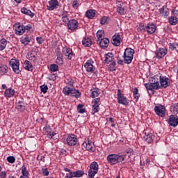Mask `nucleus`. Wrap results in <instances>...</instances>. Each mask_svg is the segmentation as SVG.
<instances>
[{"instance_id": "338daca9", "label": "nucleus", "mask_w": 178, "mask_h": 178, "mask_svg": "<svg viewBox=\"0 0 178 178\" xmlns=\"http://www.w3.org/2000/svg\"><path fill=\"white\" fill-rule=\"evenodd\" d=\"M49 138H52L54 136H56V133L55 132H52V133H49L48 135Z\"/></svg>"}, {"instance_id": "4be33fe9", "label": "nucleus", "mask_w": 178, "mask_h": 178, "mask_svg": "<svg viewBox=\"0 0 178 178\" xmlns=\"http://www.w3.org/2000/svg\"><path fill=\"white\" fill-rule=\"evenodd\" d=\"M112 60H115V58L113 57V54L108 53L105 55V63H109L112 62Z\"/></svg>"}, {"instance_id": "e2e57ef3", "label": "nucleus", "mask_w": 178, "mask_h": 178, "mask_svg": "<svg viewBox=\"0 0 178 178\" xmlns=\"http://www.w3.org/2000/svg\"><path fill=\"white\" fill-rule=\"evenodd\" d=\"M24 32L26 31V30H27L28 31H30V30H31V25H27V26H24Z\"/></svg>"}, {"instance_id": "a211bd4d", "label": "nucleus", "mask_w": 178, "mask_h": 178, "mask_svg": "<svg viewBox=\"0 0 178 178\" xmlns=\"http://www.w3.org/2000/svg\"><path fill=\"white\" fill-rule=\"evenodd\" d=\"M156 31V26L153 24H147L146 25V31L147 33V34H154V33H155V31Z\"/></svg>"}, {"instance_id": "680f3d73", "label": "nucleus", "mask_w": 178, "mask_h": 178, "mask_svg": "<svg viewBox=\"0 0 178 178\" xmlns=\"http://www.w3.org/2000/svg\"><path fill=\"white\" fill-rule=\"evenodd\" d=\"M38 161H42V162H45V156H38Z\"/></svg>"}, {"instance_id": "774afa93", "label": "nucleus", "mask_w": 178, "mask_h": 178, "mask_svg": "<svg viewBox=\"0 0 178 178\" xmlns=\"http://www.w3.org/2000/svg\"><path fill=\"white\" fill-rule=\"evenodd\" d=\"M73 177H74V176L73 175V172H70L69 175H67L65 177V178H73Z\"/></svg>"}, {"instance_id": "aec40b11", "label": "nucleus", "mask_w": 178, "mask_h": 178, "mask_svg": "<svg viewBox=\"0 0 178 178\" xmlns=\"http://www.w3.org/2000/svg\"><path fill=\"white\" fill-rule=\"evenodd\" d=\"M15 34L23 35L24 34V26L20 25V24H15Z\"/></svg>"}, {"instance_id": "a18cd8bd", "label": "nucleus", "mask_w": 178, "mask_h": 178, "mask_svg": "<svg viewBox=\"0 0 178 178\" xmlns=\"http://www.w3.org/2000/svg\"><path fill=\"white\" fill-rule=\"evenodd\" d=\"M97 40H102V35H104V30H100L97 32Z\"/></svg>"}, {"instance_id": "f03ea898", "label": "nucleus", "mask_w": 178, "mask_h": 178, "mask_svg": "<svg viewBox=\"0 0 178 178\" xmlns=\"http://www.w3.org/2000/svg\"><path fill=\"white\" fill-rule=\"evenodd\" d=\"M149 81H150V83L144 84L147 91H152V90H159V88H161L159 81L158 80V78H155V75L154 77L150 78Z\"/></svg>"}, {"instance_id": "4c0bfd02", "label": "nucleus", "mask_w": 178, "mask_h": 178, "mask_svg": "<svg viewBox=\"0 0 178 178\" xmlns=\"http://www.w3.org/2000/svg\"><path fill=\"white\" fill-rule=\"evenodd\" d=\"M133 94H134V97L136 101H138V99L140 98V93H138V88H133Z\"/></svg>"}, {"instance_id": "6e6d98bb", "label": "nucleus", "mask_w": 178, "mask_h": 178, "mask_svg": "<svg viewBox=\"0 0 178 178\" xmlns=\"http://www.w3.org/2000/svg\"><path fill=\"white\" fill-rule=\"evenodd\" d=\"M125 152L126 154H128V156H130L134 154L133 149H127Z\"/></svg>"}, {"instance_id": "5701e85b", "label": "nucleus", "mask_w": 178, "mask_h": 178, "mask_svg": "<svg viewBox=\"0 0 178 178\" xmlns=\"http://www.w3.org/2000/svg\"><path fill=\"white\" fill-rule=\"evenodd\" d=\"M134 55V49L127 48L124 52V56H128L129 58H133Z\"/></svg>"}, {"instance_id": "bf43d9fd", "label": "nucleus", "mask_w": 178, "mask_h": 178, "mask_svg": "<svg viewBox=\"0 0 178 178\" xmlns=\"http://www.w3.org/2000/svg\"><path fill=\"white\" fill-rule=\"evenodd\" d=\"M36 41L38 42V44H42V42H44V40H42V37H37L36 38Z\"/></svg>"}, {"instance_id": "20e7f679", "label": "nucleus", "mask_w": 178, "mask_h": 178, "mask_svg": "<svg viewBox=\"0 0 178 178\" xmlns=\"http://www.w3.org/2000/svg\"><path fill=\"white\" fill-rule=\"evenodd\" d=\"M63 92L65 95L75 97V98H80V95H81L80 91L69 87H65L63 90Z\"/></svg>"}, {"instance_id": "864d4df0", "label": "nucleus", "mask_w": 178, "mask_h": 178, "mask_svg": "<svg viewBox=\"0 0 178 178\" xmlns=\"http://www.w3.org/2000/svg\"><path fill=\"white\" fill-rule=\"evenodd\" d=\"M117 12L120 15H124V8L123 7H118L117 8Z\"/></svg>"}, {"instance_id": "bb28decb", "label": "nucleus", "mask_w": 178, "mask_h": 178, "mask_svg": "<svg viewBox=\"0 0 178 178\" xmlns=\"http://www.w3.org/2000/svg\"><path fill=\"white\" fill-rule=\"evenodd\" d=\"M86 16L88 19H93L95 17V10H89L86 13Z\"/></svg>"}, {"instance_id": "58836bf2", "label": "nucleus", "mask_w": 178, "mask_h": 178, "mask_svg": "<svg viewBox=\"0 0 178 178\" xmlns=\"http://www.w3.org/2000/svg\"><path fill=\"white\" fill-rule=\"evenodd\" d=\"M17 105H16V108L18 110V111H24V103L22 102H18L16 103Z\"/></svg>"}, {"instance_id": "423d86ee", "label": "nucleus", "mask_w": 178, "mask_h": 178, "mask_svg": "<svg viewBox=\"0 0 178 178\" xmlns=\"http://www.w3.org/2000/svg\"><path fill=\"white\" fill-rule=\"evenodd\" d=\"M118 102L122 105H125V106L129 105V101H127V98H126V97L122 94V90L120 89L118 90Z\"/></svg>"}, {"instance_id": "4468645a", "label": "nucleus", "mask_w": 178, "mask_h": 178, "mask_svg": "<svg viewBox=\"0 0 178 178\" xmlns=\"http://www.w3.org/2000/svg\"><path fill=\"white\" fill-rule=\"evenodd\" d=\"M168 124L172 127H176L178 125V117L176 115H172L168 119Z\"/></svg>"}, {"instance_id": "de8ad7c7", "label": "nucleus", "mask_w": 178, "mask_h": 178, "mask_svg": "<svg viewBox=\"0 0 178 178\" xmlns=\"http://www.w3.org/2000/svg\"><path fill=\"white\" fill-rule=\"evenodd\" d=\"M92 111H93V113L92 115H94V113H97V112L99 111V105H92Z\"/></svg>"}, {"instance_id": "1a4fd4ad", "label": "nucleus", "mask_w": 178, "mask_h": 178, "mask_svg": "<svg viewBox=\"0 0 178 178\" xmlns=\"http://www.w3.org/2000/svg\"><path fill=\"white\" fill-rule=\"evenodd\" d=\"M66 140L67 145L73 147V145H76V144H77V136L74 134L68 135Z\"/></svg>"}, {"instance_id": "2f4dec72", "label": "nucleus", "mask_w": 178, "mask_h": 178, "mask_svg": "<svg viewBox=\"0 0 178 178\" xmlns=\"http://www.w3.org/2000/svg\"><path fill=\"white\" fill-rule=\"evenodd\" d=\"M169 48L170 49H171V51H176V52H178V43L177 42L170 43Z\"/></svg>"}, {"instance_id": "412c9836", "label": "nucleus", "mask_w": 178, "mask_h": 178, "mask_svg": "<svg viewBox=\"0 0 178 178\" xmlns=\"http://www.w3.org/2000/svg\"><path fill=\"white\" fill-rule=\"evenodd\" d=\"M8 72H9L8 65L0 64V76H5Z\"/></svg>"}, {"instance_id": "473e14b6", "label": "nucleus", "mask_w": 178, "mask_h": 178, "mask_svg": "<svg viewBox=\"0 0 178 178\" xmlns=\"http://www.w3.org/2000/svg\"><path fill=\"white\" fill-rule=\"evenodd\" d=\"M72 175L74 177H82L84 175V171L76 170L75 172H72Z\"/></svg>"}, {"instance_id": "ddd939ff", "label": "nucleus", "mask_w": 178, "mask_h": 178, "mask_svg": "<svg viewBox=\"0 0 178 178\" xmlns=\"http://www.w3.org/2000/svg\"><path fill=\"white\" fill-rule=\"evenodd\" d=\"M166 54H168V49L160 48L155 53L156 58L157 59H162Z\"/></svg>"}, {"instance_id": "9d476101", "label": "nucleus", "mask_w": 178, "mask_h": 178, "mask_svg": "<svg viewBox=\"0 0 178 178\" xmlns=\"http://www.w3.org/2000/svg\"><path fill=\"white\" fill-rule=\"evenodd\" d=\"M68 27V30H71V31H74V30H77L79 27V22L76 19H71L67 24Z\"/></svg>"}, {"instance_id": "f704fd0d", "label": "nucleus", "mask_w": 178, "mask_h": 178, "mask_svg": "<svg viewBox=\"0 0 178 178\" xmlns=\"http://www.w3.org/2000/svg\"><path fill=\"white\" fill-rule=\"evenodd\" d=\"M178 19L175 16H172L169 18V23L172 26H176L177 24Z\"/></svg>"}, {"instance_id": "8fccbe9b", "label": "nucleus", "mask_w": 178, "mask_h": 178, "mask_svg": "<svg viewBox=\"0 0 178 178\" xmlns=\"http://www.w3.org/2000/svg\"><path fill=\"white\" fill-rule=\"evenodd\" d=\"M7 161L8 162H9L10 163H15V161H16V159H15V156H9L7 158Z\"/></svg>"}, {"instance_id": "393cba45", "label": "nucleus", "mask_w": 178, "mask_h": 178, "mask_svg": "<svg viewBox=\"0 0 178 178\" xmlns=\"http://www.w3.org/2000/svg\"><path fill=\"white\" fill-rule=\"evenodd\" d=\"M21 12L22 13H24V15H27V16H30V17H34V14L33 13V12H31V10H27V8L24 7L21 9Z\"/></svg>"}, {"instance_id": "72a5a7b5", "label": "nucleus", "mask_w": 178, "mask_h": 178, "mask_svg": "<svg viewBox=\"0 0 178 178\" xmlns=\"http://www.w3.org/2000/svg\"><path fill=\"white\" fill-rule=\"evenodd\" d=\"M31 41V39L29 36H22L21 38V42L22 44H24L25 45L29 44V42Z\"/></svg>"}, {"instance_id": "0e129e2a", "label": "nucleus", "mask_w": 178, "mask_h": 178, "mask_svg": "<svg viewBox=\"0 0 178 178\" xmlns=\"http://www.w3.org/2000/svg\"><path fill=\"white\" fill-rule=\"evenodd\" d=\"M110 66L111 67H115L116 66V62H115V60L110 61Z\"/></svg>"}, {"instance_id": "4d7b16f0", "label": "nucleus", "mask_w": 178, "mask_h": 178, "mask_svg": "<svg viewBox=\"0 0 178 178\" xmlns=\"http://www.w3.org/2000/svg\"><path fill=\"white\" fill-rule=\"evenodd\" d=\"M100 99V98H96L92 101V104H93V105H99Z\"/></svg>"}, {"instance_id": "c85d7f7f", "label": "nucleus", "mask_w": 178, "mask_h": 178, "mask_svg": "<svg viewBox=\"0 0 178 178\" xmlns=\"http://www.w3.org/2000/svg\"><path fill=\"white\" fill-rule=\"evenodd\" d=\"M6 45H8V40L6 39L0 40V51H3L6 48Z\"/></svg>"}, {"instance_id": "0eeeda50", "label": "nucleus", "mask_w": 178, "mask_h": 178, "mask_svg": "<svg viewBox=\"0 0 178 178\" xmlns=\"http://www.w3.org/2000/svg\"><path fill=\"white\" fill-rule=\"evenodd\" d=\"M63 54L65 55V56H67V59L70 60L74 59V56H76L70 47H63Z\"/></svg>"}, {"instance_id": "6ab92c4d", "label": "nucleus", "mask_w": 178, "mask_h": 178, "mask_svg": "<svg viewBox=\"0 0 178 178\" xmlns=\"http://www.w3.org/2000/svg\"><path fill=\"white\" fill-rule=\"evenodd\" d=\"M120 41H122V38H120V35L118 33L113 36L111 42L115 47H119L120 45Z\"/></svg>"}, {"instance_id": "7c9ffc66", "label": "nucleus", "mask_w": 178, "mask_h": 178, "mask_svg": "<svg viewBox=\"0 0 178 178\" xmlns=\"http://www.w3.org/2000/svg\"><path fill=\"white\" fill-rule=\"evenodd\" d=\"M24 65H26V66L24 67L26 70H28L29 72H33V64H31L30 61L25 60Z\"/></svg>"}, {"instance_id": "603ef678", "label": "nucleus", "mask_w": 178, "mask_h": 178, "mask_svg": "<svg viewBox=\"0 0 178 178\" xmlns=\"http://www.w3.org/2000/svg\"><path fill=\"white\" fill-rule=\"evenodd\" d=\"M44 131H46V133L47 134V136L51 133V127L49 125H46L44 128H43Z\"/></svg>"}, {"instance_id": "b1692460", "label": "nucleus", "mask_w": 178, "mask_h": 178, "mask_svg": "<svg viewBox=\"0 0 178 178\" xmlns=\"http://www.w3.org/2000/svg\"><path fill=\"white\" fill-rule=\"evenodd\" d=\"M160 14L163 15L164 17H168L169 16V9L165 6H163L159 9Z\"/></svg>"}, {"instance_id": "39448f33", "label": "nucleus", "mask_w": 178, "mask_h": 178, "mask_svg": "<svg viewBox=\"0 0 178 178\" xmlns=\"http://www.w3.org/2000/svg\"><path fill=\"white\" fill-rule=\"evenodd\" d=\"M154 111L157 116L165 118L166 115V108L162 104H157L154 106Z\"/></svg>"}, {"instance_id": "f257e3e1", "label": "nucleus", "mask_w": 178, "mask_h": 178, "mask_svg": "<svg viewBox=\"0 0 178 178\" xmlns=\"http://www.w3.org/2000/svg\"><path fill=\"white\" fill-rule=\"evenodd\" d=\"M126 159V154H109L107 156V161L111 165H116V163H124V159Z\"/></svg>"}, {"instance_id": "f3484780", "label": "nucleus", "mask_w": 178, "mask_h": 178, "mask_svg": "<svg viewBox=\"0 0 178 178\" xmlns=\"http://www.w3.org/2000/svg\"><path fill=\"white\" fill-rule=\"evenodd\" d=\"M92 63H94V61H92V60H88L85 63L84 67H85L86 72L93 73L95 68L94 67V65H92Z\"/></svg>"}, {"instance_id": "49530a36", "label": "nucleus", "mask_w": 178, "mask_h": 178, "mask_svg": "<svg viewBox=\"0 0 178 178\" xmlns=\"http://www.w3.org/2000/svg\"><path fill=\"white\" fill-rule=\"evenodd\" d=\"M41 92H43V94H47V91H48V86L47 85H42L40 86Z\"/></svg>"}, {"instance_id": "052dcab7", "label": "nucleus", "mask_w": 178, "mask_h": 178, "mask_svg": "<svg viewBox=\"0 0 178 178\" xmlns=\"http://www.w3.org/2000/svg\"><path fill=\"white\" fill-rule=\"evenodd\" d=\"M72 7H74V8H79V1H77V0L73 1Z\"/></svg>"}, {"instance_id": "37998d69", "label": "nucleus", "mask_w": 178, "mask_h": 178, "mask_svg": "<svg viewBox=\"0 0 178 178\" xmlns=\"http://www.w3.org/2000/svg\"><path fill=\"white\" fill-rule=\"evenodd\" d=\"M84 107V105L83 104H79L77 106V111L79 113H84L86 112V109L83 108Z\"/></svg>"}, {"instance_id": "c9c22d12", "label": "nucleus", "mask_w": 178, "mask_h": 178, "mask_svg": "<svg viewBox=\"0 0 178 178\" xmlns=\"http://www.w3.org/2000/svg\"><path fill=\"white\" fill-rule=\"evenodd\" d=\"M90 170L98 172V163L94 161L90 165Z\"/></svg>"}, {"instance_id": "09e8293b", "label": "nucleus", "mask_w": 178, "mask_h": 178, "mask_svg": "<svg viewBox=\"0 0 178 178\" xmlns=\"http://www.w3.org/2000/svg\"><path fill=\"white\" fill-rule=\"evenodd\" d=\"M56 63H57V65H59L60 66H61V65H63V57H57L56 60Z\"/></svg>"}, {"instance_id": "3c124183", "label": "nucleus", "mask_w": 178, "mask_h": 178, "mask_svg": "<svg viewBox=\"0 0 178 178\" xmlns=\"http://www.w3.org/2000/svg\"><path fill=\"white\" fill-rule=\"evenodd\" d=\"M62 20L63 22V23H65V24L67 25V23H69V22H70V19H69V17H67V15H63L62 17Z\"/></svg>"}, {"instance_id": "7ed1b4c3", "label": "nucleus", "mask_w": 178, "mask_h": 178, "mask_svg": "<svg viewBox=\"0 0 178 178\" xmlns=\"http://www.w3.org/2000/svg\"><path fill=\"white\" fill-rule=\"evenodd\" d=\"M155 79H157L159 81L161 88H168V87L170 86V79L166 76L161 75V74L155 75Z\"/></svg>"}, {"instance_id": "6e6552de", "label": "nucleus", "mask_w": 178, "mask_h": 178, "mask_svg": "<svg viewBox=\"0 0 178 178\" xmlns=\"http://www.w3.org/2000/svg\"><path fill=\"white\" fill-rule=\"evenodd\" d=\"M10 65L12 67V69L15 73L17 74H19L20 73V69L19 66L20 65V63L19 62V60L16 59H11L10 61Z\"/></svg>"}, {"instance_id": "a19ab883", "label": "nucleus", "mask_w": 178, "mask_h": 178, "mask_svg": "<svg viewBox=\"0 0 178 178\" xmlns=\"http://www.w3.org/2000/svg\"><path fill=\"white\" fill-rule=\"evenodd\" d=\"M171 109L173 112V113H178V103L172 104L171 106Z\"/></svg>"}, {"instance_id": "69168bd1", "label": "nucleus", "mask_w": 178, "mask_h": 178, "mask_svg": "<svg viewBox=\"0 0 178 178\" xmlns=\"http://www.w3.org/2000/svg\"><path fill=\"white\" fill-rule=\"evenodd\" d=\"M6 177V172L3 171L0 173V178H5Z\"/></svg>"}, {"instance_id": "f8f14e48", "label": "nucleus", "mask_w": 178, "mask_h": 178, "mask_svg": "<svg viewBox=\"0 0 178 178\" xmlns=\"http://www.w3.org/2000/svg\"><path fill=\"white\" fill-rule=\"evenodd\" d=\"M97 43L99 44L103 49L108 48L109 46V39L107 38H103V39H99L97 40Z\"/></svg>"}, {"instance_id": "dca6fc26", "label": "nucleus", "mask_w": 178, "mask_h": 178, "mask_svg": "<svg viewBox=\"0 0 178 178\" xmlns=\"http://www.w3.org/2000/svg\"><path fill=\"white\" fill-rule=\"evenodd\" d=\"M82 148H85L86 151H90L92 152H94V151H95V147H94V143L90 141L88 143L86 142L83 143L82 144Z\"/></svg>"}, {"instance_id": "c756f323", "label": "nucleus", "mask_w": 178, "mask_h": 178, "mask_svg": "<svg viewBox=\"0 0 178 178\" xmlns=\"http://www.w3.org/2000/svg\"><path fill=\"white\" fill-rule=\"evenodd\" d=\"M90 91H91L90 97L92 98H95L98 97V95H99V89L98 88L91 89Z\"/></svg>"}, {"instance_id": "c03bdc74", "label": "nucleus", "mask_w": 178, "mask_h": 178, "mask_svg": "<svg viewBox=\"0 0 178 178\" xmlns=\"http://www.w3.org/2000/svg\"><path fill=\"white\" fill-rule=\"evenodd\" d=\"M50 70L51 72H58V70H59V67L56 64H52L50 65Z\"/></svg>"}, {"instance_id": "9b49d317", "label": "nucleus", "mask_w": 178, "mask_h": 178, "mask_svg": "<svg viewBox=\"0 0 178 178\" xmlns=\"http://www.w3.org/2000/svg\"><path fill=\"white\" fill-rule=\"evenodd\" d=\"M48 3L47 10H54V9H58V8H59V1H58V0H50Z\"/></svg>"}, {"instance_id": "a878e982", "label": "nucleus", "mask_w": 178, "mask_h": 178, "mask_svg": "<svg viewBox=\"0 0 178 178\" xmlns=\"http://www.w3.org/2000/svg\"><path fill=\"white\" fill-rule=\"evenodd\" d=\"M82 44L83 45H84V47H91V45L92 44V40H91V39H90L89 38H85L82 40Z\"/></svg>"}, {"instance_id": "ea45409f", "label": "nucleus", "mask_w": 178, "mask_h": 178, "mask_svg": "<svg viewBox=\"0 0 178 178\" xmlns=\"http://www.w3.org/2000/svg\"><path fill=\"white\" fill-rule=\"evenodd\" d=\"M124 63H127V65H130L131 62L133 61L132 57H129L127 56H123Z\"/></svg>"}, {"instance_id": "5fc2aeb1", "label": "nucleus", "mask_w": 178, "mask_h": 178, "mask_svg": "<svg viewBox=\"0 0 178 178\" xmlns=\"http://www.w3.org/2000/svg\"><path fill=\"white\" fill-rule=\"evenodd\" d=\"M108 22V18L106 17H103L100 19V24H106V22Z\"/></svg>"}, {"instance_id": "2eb2a0df", "label": "nucleus", "mask_w": 178, "mask_h": 178, "mask_svg": "<svg viewBox=\"0 0 178 178\" xmlns=\"http://www.w3.org/2000/svg\"><path fill=\"white\" fill-rule=\"evenodd\" d=\"M155 138V135L152 133L146 132L145 133V136L143 137V140L146 141L148 144H151L154 143V140Z\"/></svg>"}, {"instance_id": "13d9d810", "label": "nucleus", "mask_w": 178, "mask_h": 178, "mask_svg": "<svg viewBox=\"0 0 178 178\" xmlns=\"http://www.w3.org/2000/svg\"><path fill=\"white\" fill-rule=\"evenodd\" d=\"M42 175H44V176H49V171H48L47 168L42 169Z\"/></svg>"}, {"instance_id": "cd10ccee", "label": "nucleus", "mask_w": 178, "mask_h": 178, "mask_svg": "<svg viewBox=\"0 0 178 178\" xmlns=\"http://www.w3.org/2000/svg\"><path fill=\"white\" fill-rule=\"evenodd\" d=\"M5 95L6 97H8V98H10L15 95V90L12 88H8L5 91Z\"/></svg>"}, {"instance_id": "79ce46f5", "label": "nucleus", "mask_w": 178, "mask_h": 178, "mask_svg": "<svg viewBox=\"0 0 178 178\" xmlns=\"http://www.w3.org/2000/svg\"><path fill=\"white\" fill-rule=\"evenodd\" d=\"M22 173L23 176H24L25 177H29V171L27 170V168L24 165L22 167Z\"/></svg>"}, {"instance_id": "e433bc0d", "label": "nucleus", "mask_w": 178, "mask_h": 178, "mask_svg": "<svg viewBox=\"0 0 178 178\" xmlns=\"http://www.w3.org/2000/svg\"><path fill=\"white\" fill-rule=\"evenodd\" d=\"M138 31L139 33H144L147 31V24H140L138 28Z\"/></svg>"}]
</instances>
